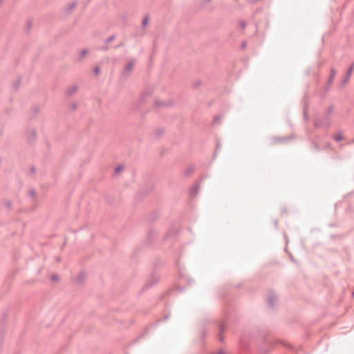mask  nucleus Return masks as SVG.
<instances>
[{"instance_id":"f257e3e1","label":"nucleus","mask_w":354,"mask_h":354,"mask_svg":"<svg viewBox=\"0 0 354 354\" xmlns=\"http://www.w3.org/2000/svg\"><path fill=\"white\" fill-rule=\"evenodd\" d=\"M215 326L218 330V340L221 342H223L224 337L222 335V334L225 332V330L226 329V327H227L226 322L225 321L216 322Z\"/></svg>"},{"instance_id":"f03ea898","label":"nucleus","mask_w":354,"mask_h":354,"mask_svg":"<svg viewBox=\"0 0 354 354\" xmlns=\"http://www.w3.org/2000/svg\"><path fill=\"white\" fill-rule=\"evenodd\" d=\"M153 93V89L152 88H146L142 93L138 102V106H141L145 103L147 98L150 97Z\"/></svg>"},{"instance_id":"7ed1b4c3","label":"nucleus","mask_w":354,"mask_h":354,"mask_svg":"<svg viewBox=\"0 0 354 354\" xmlns=\"http://www.w3.org/2000/svg\"><path fill=\"white\" fill-rule=\"evenodd\" d=\"M134 64H135V59H131V60L129 61L126 64L124 68H123V70L121 73V75L122 77H128L133 69Z\"/></svg>"},{"instance_id":"20e7f679","label":"nucleus","mask_w":354,"mask_h":354,"mask_svg":"<svg viewBox=\"0 0 354 354\" xmlns=\"http://www.w3.org/2000/svg\"><path fill=\"white\" fill-rule=\"evenodd\" d=\"M353 70H354V62L351 64V65L349 66V67L348 68V69L346 71L344 77L342 80V81H341L342 86H344L345 84H346L348 82Z\"/></svg>"},{"instance_id":"39448f33","label":"nucleus","mask_w":354,"mask_h":354,"mask_svg":"<svg viewBox=\"0 0 354 354\" xmlns=\"http://www.w3.org/2000/svg\"><path fill=\"white\" fill-rule=\"evenodd\" d=\"M277 296L276 292H274L272 290H270L268 292V295L267 302H268V306L271 309H273L274 308V304L277 301Z\"/></svg>"},{"instance_id":"423d86ee","label":"nucleus","mask_w":354,"mask_h":354,"mask_svg":"<svg viewBox=\"0 0 354 354\" xmlns=\"http://www.w3.org/2000/svg\"><path fill=\"white\" fill-rule=\"evenodd\" d=\"M292 138V136H276V137H272L271 138V144L272 145L283 144V143H286L289 140H290Z\"/></svg>"},{"instance_id":"0eeeda50","label":"nucleus","mask_w":354,"mask_h":354,"mask_svg":"<svg viewBox=\"0 0 354 354\" xmlns=\"http://www.w3.org/2000/svg\"><path fill=\"white\" fill-rule=\"evenodd\" d=\"M205 177H201L198 180H197L190 188H189V194L192 197H195L198 194L199 185L198 183L201 182Z\"/></svg>"},{"instance_id":"6e6552de","label":"nucleus","mask_w":354,"mask_h":354,"mask_svg":"<svg viewBox=\"0 0 354 354\" xmlns=\"http://www.w3.org/2000/svg\"><path fill=\"white\" fill-rule=\"evenodd\" d=\"M158 281V277L155 274L153 273L150 277V279L148 280V281L145 284V288L150 287L151 286H153L156 284Z\"/></svg>"},{"instance_id":"1a4fd4ad","label":"nucleus","mask_w":354,"mask_h":354,"mask_svg":"<svg viewBox=\"0 0 354 354\" xmlns=\"http://www.w3.org/2000/svg\"><path fill=\"white\" fill-rule=\"evenodd\" d=\"M335 74H336L335 69L332 68L330 71V76L327 80V85L328 86H330L333 83V82L334 80V77L335 76Z\"/></svg>"},{"instance_id":"9d476101","label":"nucleus","mask_w":354,"mask_h":354,"mask_svg":"<svg viewBox=\"0 0 354 354\" xmlns=\"http://www.w3.org/2000/svg\"><path fill=\"white\" fill-rule=\"evenodd\" d=\"M195 170V166L191 165L188 167L184 171L185 177H189Z\"/></svg>"},{"instance_id":"9b49d317","label":"nucleus","mask_w":354,"mask_h":354,"mask_svg":"<svg viewBox=\"0 0 354 354\" xmlns=\"http://www.w3.org/2000/svg\"><path fill=\"white\" fill-rule=\"evenodd\" d=\"M155 106L157 107H168L170 106V104L169 102L159 101L158 100H156L154 102Z\"/></svg>"},{"instance_id":"f8f14e48","label":"nucleus","mask_w":354,"mask_h":354,"mask_svg":"<svg viewBox=\"0 0 354 354\" xmlns=\"http://www.w3.org/2000/svg\"><path fill=\"white\" fill-rule=\"evenodd\" d=\"M77 91V86L76 85H73L68 88L66 91V95L68 96H71Z\"/></svg>"},{"instance_id":"ddd939ff","label":"nucleus","mask_w":354,"mask_h":354,"mask_svg":"<svg viewBox=\"0 0 354 354\" xmlns=\"http://www.w3.org/2000/svg\"><path fill=\"white\" fill-rule=\"evenodd\" d=\"M88 49H86V48L83 49L80 53L79 57L77 58L76 61L78 62H80L82 60V59L84 58V57L88 54Z\"/></svg>"},{"instance_id":"4468645a","label":"nucleus","mask_w":354,"mask_h":354,"mask_svg":"<svg viewBox=\"0 0 354 354\" xmlns=\"http://www.w3.org/2000/svg\"><path fill=\"white\" fill-rule=\"evenodd\" d=\"M36 139V131L34 129H32L30 132V135L28 136V141L32 142L35 141Z\"/></svg>"},{"instance_id":"2eb2a0df","label":"nucleus","mask_w":354,"mask_h":354,"mask_svg":"<svg viewBox=\"0 0 354 354\" xmlns=\"http://www.w3.org/2000/svg\"><path fill=\"white\" fill-rule=\"evenodd\" d=\"M86 278V274L84 272L80 273L76 277V281L77 283H82Z\"/></svg>"},{"instance_id":"dca6fc26","label":"nucleus","mask_w":354,"mask_h":354,"mask_svg":"<svg viewBox=\"0 0 354 354\" xmlns=\"http://www.w3.org/2000/svg\"><path fill=\"white\" fill-rule=\"evenodd\" d=\"M221 145L220 142L216 141V149H215V151L213 155V158H215L217 153L221 151Z\"/></svg>"},{"instance_id":"f3484780","label":"nucleus","mask_w":354,"mask_h":354,"mask_svg":"<svg viewBox=\"0 0 354 354\" xmlns=\"http://www.w3.org/2000/svg\"><path fill=\"white\" fill-rule=\"evenodd\" d=\"M333 138L337 142L342 141L343 140V136L342 132H338L337 133H336L334 136Z\"/></svg>"},{"instance_id":"a211bd4d","label":"nucleus","mask_w":354,"mask_h":354,"mask_svg":"<svg viewBox=\"0 0 354 354\" xmlns=\"http://www.w3.org/2000/svg\"><path fill=\"white\" fill-rule=\"evenodd\" d=\"M116 38V35H112L111 36H109L107 39H106L104 41V44H108L112 41H113Z\"/></svg>"},{"instance_id":"6ab92c4d","label":"nucleus","mask_w":354,"mask_h":354,"mask_svg":"<svg viewBox=\"0 0 354 354\" xmlns=\"http://www.w3.org/2000/svg\"><path fill=\"white\" fill-rule=\"evenodd\" d=\"M163 132H164V130L161 128H158L156 129L154 132H153V134L156 136V137H160L162 134H163Z\"/></svg>"},{"instance_id":"aec40b11","label":"nucleus","mask_w":354,"mask_h":354,"mask_svg":"<svg viewBox=\"0 0 354 354\" xmlns=\"http://www.w3.org/2000/svg\"><path fill=\"white\" fill-rule=\"evenodd\" d=\"M314 126L316 128H319L322 127V121L321 119H315L314 121Z\"/></svg>"},{"instance_id":"412c9836","label":"nucleus","mask_w":354,"mask_h":354,"mask_svg":"<svg viewBox=\"0 0 354 354\" xmlns=\"http://www.w3.org/2000/svg\"><path fill=\"white\" fill-rule=\"evenodd\" d=\"M76 6V2H73L71 3L67 8H66V12L68 13V12H71L73 9Z\"/></svg>"},{"instance_id":"4be33fe9","label":"nucleus","mask_w":354,"mask_h":354,"mask_svg":"<svg viewBox=\"0 0 354 354\" xmlns=\"http://www.w3.org/2000/svg\"><path fill=\"white\" fill-rule=\"evenodd\" d=\"M148 22H149V17L147 15H145L142 21V27L145 28L148 24Z\"/></svg>"},{"instance_id":"5701e85b","label":"nucleus","mask_w":354,"mask_h":354,"mask_svg":"<svg viewBox=\"0 0 354 354\" xmlns=\"http://www.w3.org/2000/svg\"><path fill=\"white\" fill-rule=\"evenodd\" d=\"M266 344H268V348L263 351L264 354H268L270 352V348L272 347V343L270 341L266 342Z\"/></svg>"},{"instance_id":"b1692460","label":"nucleus","mask_w":354,"mask_h":354,"mask_svg":"<svg viewBox=\"0 0 354 354\" xmlns=\"http://www.w3.org/2000/svg\"><path fill=\"white\" fill-rule=\"evenodd\" d=\"M124 167L122 165H118L115 168V173L116 174H118L120 173V171H122L123 170Z\"/></svg>"},{"instance_id":"393cba45","label":"nucleus","mask_w":354,"mask_h":354,"mask_svg":"<svg viewBox=\"0 0 354 354\" xmlns=\"http://www.w3.org/2000/svg\"><path fill=\"white\" fill-rule=\"evenodd\" d=\"M39 111V108L37 106H34L31 110V114L32 117H34Z\"/></svg>"},{"instance_id":"a878e982","label":"nucleus","mask_w":354,"mask_h":354,"mask_svg":"<svg viewBox=\"0 0 354 354\" xmlns=\"http://www.w3.org/2000/svg\"><path fill=\"white\" fill-rule=\"evenodd\" d=\"M32 23L30 20L27 21L26 26V30L27 32H28L31 28Z\"/></svg>"},{"instance_id":"bb28decb","label":"nucleus","mask_w":354,"mask_h":354,"mask_svg":"<svg viewBox=\"0 0 354 354\" xmlns=\"http://www.w3.org/2000/svg\"><path fill=\"white\" fill-rule=\"evenodd\" d=\"M20 84V80H17L14 84H13V88L15 90H17L19 88Z\"/></svg>"},{"instance_id":"cd10ccee","label":"nucleus","mask_w":354,"mask_h":354,"mask_svg":"<svg viewBox=\"0 0 354 354\" xmlns=\"http://www.w3.org/2000/svg\"><path fill=\"white\" fill-rule=\"evenodd\" d=\"M109 49V47L107 44H104V46L99 48V50L101 51H107Z\"/></svg>"},{"instance_id":"c85d7f7f","label":"nucleus","mask_w":354,"mask_h":354,"mask_svg":"<svg viewBox=\"0 0 354 354\" xmlns=\"http://www.w3.org/2000/svg\"><path fill=\"white\" fill-rule=\"evenodd\" d=\"M100 72V68L98 66H95L93 68V73L95 75H98Z\"/></svg>"},{"instance_id":"c756f323","label":"nucleus","mask_w":354,"mask_h":354,"mask_svg":"<svg viewBox=\"0 0 354 354\" xmlns=\"http://www.w3.org/2000/svg\"><path fill=\"white\" fill-rule=\"evenodd\" d=\"M50 279L52 281H58L59 277L57 274H53L50 277Z\"/></svg>"},{"instance_id":"7c9ffc66","label":"nucleus","mask_w":354,"mask_h":354,"mask_svg":"<svg viewBox=\"0 0 354 354\" xmlns=\"http://www.w3.org/2000/svg\"><path fill=\"white\" fill-rule=\"evenodd\" d=\"M221 119V117L220 115H216L214 117L213 122H214V123H218V122H219Z\"/></svg>"},{"instance_id":"2f4dec72","label":"nucleus","mask_w":354,"mask_h":354,"mask_svg":"<svg viewBox=\"0 0 354 354\" xmlns=\"http://www.w3.org/2000/svg\"><path fill=\"white\" fill-rule=\"evenodd\" d=\"M239 26L242 29H244L246 27V23L244 21H241L239 23Z\"/></svg>"},{"instance_id":"473e14b6","label":"nucleus","mask_w":354,"mask_h":354,"mask_svg":"<svg viewBox=\"0 0 354 354\" xmlns=\"http://www.w3.org/2000/svg\"><path fill=\"white\" fill-rule=\"evenodd\" d=\"M201 84V82L200 80H197L193 83V86L196 88V87L199 86Z\"/></svg>"},{"instance_id":"72a5a7b5","label":"nucleus","mask_w":354,"mask_h":354,"mask_svg":"<svg viewBox=\"0 0 354 354\" xmlns=\"http://www.w3.org/2000/svg\"><path fill=\"white\" fill-rule=\"evenodd\" d=\"M154 234H155V231L153 230L149 231V232H148L149 239H150Z\"/></svg>"},{"instance_id":"f704fd0d","label":"nucleus","mask_w":354,"mask_h":354,"mask_svg":"<svg viewBox=\"0 0 354 354\" xmlns=\"http://www.w3.org/2000/svg\"><path fill=\"white\" fill-rule=\"evenodd\" d=\"M169 317V314L165 315L161 319H159L158 322L166 321Z\"/></svg>"},{"instance_id":"c9c22d12","label":"nucleus","mask_w":354,"mask_h":354,"mask_svg":"<svg viewBox=\"0 0 354 354\" xmlns=\"http://www.w3.org/2000/svg\"><path fill=\"white\" fill-rule=\"evenodd\" d=\"M29 194L31 197L35 198L36 195L35 191L34 189H30L29 191Z\"/></svg>"},{"instance_id":"e433bc0d","label":"nucleus","mask_w":354,"mask_h":354,"mask_svg":"<svg viewBox=\"0 0 354 354\" xmlns=\"http://www.w3.org/2000/svg\"><path fill=\"white\" fill-rule=\"evenodd\" d=\"M209 354H226L225 352L224 351V350L223 349H220L219 351H218L217 352H215V353H210Z\"/></svg>"},{"instance_id":"4c0bfd02","label":"nucleus","mask_w":354,"mask_h":354,"mask_svg":"<svg viewBox=\"0 0 354 354\" xmlns=\"http://www.w3.org/2000/svg\"><path fill=\"white\" fill-rule=\"evenodd\" d=\"M124 46V42H120V44H118V45L115 46L113 48L115 49H117V48H121L122 46Z\"/></svg>"},{"instance_id":"58836bf2","label":"nucleus","mask_w":354,"mask_h":354,"mask_svg":"<svg viewBox=\"0 0 354 354\" xmlns=\"http://www.w3.org/2000/svg\"><path fill=\"white\" fill-rule=\"evenodd\" d=\"M207 334V332L205 329H203L201 332V338H204Z\"/></svg>"},{"instance_id":"ea45409f","label":"nucleus","mask_w":354,"mask_h":354,"mask_svg":"<svg viewBox=\"0 0 354 354\" xmlns=\"http://www.w3.org/2000/svg\"><path fill=\"white\" fill-rule=\"evenodd\" d=\"M333 106H329V107L328 108V110H327V114H328V115H330V113L333 111Z\"/></svg>"},{"instance_id":"a19ab883","label":"nucleus","mask_w":354,"mask_h":354,"mask_svg":"<svg viewBox=\"0 0 354 354\" xmlns=\"http://www.w3.org/2000/svg\"><path fill=\"white\" fill-rule=\"evenodd\" d=\"M77 108V104L76 103H73L71 105V110L74 111Z\"/></svg>"},{"instance_id":"79ce46f5","label":"nucleus","mask_w":354,"mask_h":354,"mask_svg":"<svg viewBox=\"0 0 354 354\" xmlns=\"http://www.w3.org/2000/svg\"><path fill=\"white\" fill-rule=\"evenodd\" d=\"M6 206L8 209H10L11 207V202L10 201H6Z\"/></svg>"},{"instance_id":"37998d69","label":"nucleus","mask_w":354,"mask_h":354,"mask_svg":"<svg viewBox=\"0 0 354 354\" xmlns=\"http://www.w3.org/2000/svg\"><path fill=\"white\" fill-rule=\"evenodd\" d=\"M30 173H31V174H34V173H35V171H36V168H35V167H34V166L31 167H30Z\"/></svg>"},{"instance_id":"c03bdc74","label":"nucleus","mask_w":354,"mask_h":354,"mask_svg":"<svg viewBox=\"0 0 354 354\" xmlns=\"http://www.w3.org/2000/svg\"><path fill=\"white\" fill-rule=\"evenodd\" d=\"M313 147L315 148V150H318L319 149V147H318V145L315 142H313Z\"/></svg>"},{"instance_id":"a18cd8bd","label":"nucleus","mask_w":354,"mask_h":354,"mask_svg":"<svg viewBox=\"0 0 354 354\" xmlns=\"http://www.w3.org/2000/svg\"><path fill=\"white\" fill-rule=\"evenodd\" d=\"M245 46H246L245 42H242V44H241V48H245Z\"/></svg>"},{"instance_id":"49530a36","label":"nucleus","mask_w":354,"mask_h":354,"mask_svg":"<svg viewBox=\"0 0 354 354\" xmlns=\"http://www.w3.org/2000/svg\"><path fill=\"white\" fill-rule=\"evenodd\" d=\"M170 232H169L165 236V239H167L170 236Z\"/></svg>"},{"instance_id":"de8ad7c7","label":"nucleus","mask_w":354,"mask_h":354,"mask_svg":"<svg viewBox=\"0 0 354 354\" xmlns=\"http://www.w3.org/2000/svg\"><path fill=\"white\" fill-rule=\"evenodd\" d=\"M322 64H323V63H322V62L319 63V67H321V66H322Z\"/></svg>"},{"instance_id":"09e8293b","label":"nucleus","mask_w":354,"mask_h":354,"mask_svg":"<svg viewBox=\"0 0 354 354\" xmlns=\"http://www.w3.org/2000/svg\"><path fill=\"white\" fill-rule=\"evenodd\" d=\"M274 224H275V225L277 226V221H275L274 222Z\"/></svg>"},{"instance_id":"8fccbe9b","label":"nucleus","mask_w":354,"mask_h":354,"mask_svg":"<svg viewBox=\"0 0 354 354\" xmlns=\"http://www.w3.org/2000/svg\"><path fill=\"white\" fill-rule=\"evenodd\" d=\"M106 200L109 202V203H111V202L110 201H109L108 198H106Z\"/></svg>"},{"instance_id":"3c124183","label":"nucleus","mask_w":354,"mask_h":354,"mask_svg":"<svg viewBox=\"0 0 354 354\" xmlns=\"http://www.w3.org/2000/svg\"><path fill=\"white\" fill-rule=\"evenodd\" d=\"M352 296L354 297V291L352 292Z\"/></svg>"},{"instance_id":"603ef678","label":"nucleus","mask_w":354,"mask_h":354,"mask_svg":"<svg viewBox=\"0 0 354 354\" xmlns=\"http://www.w3.org/2000/svg\"><path fill=\"white\" fill-rule=\"evenodd\" d=\"M3 1V0H0V4L2 3V1Z\"/></svg>"}]
</instances>
